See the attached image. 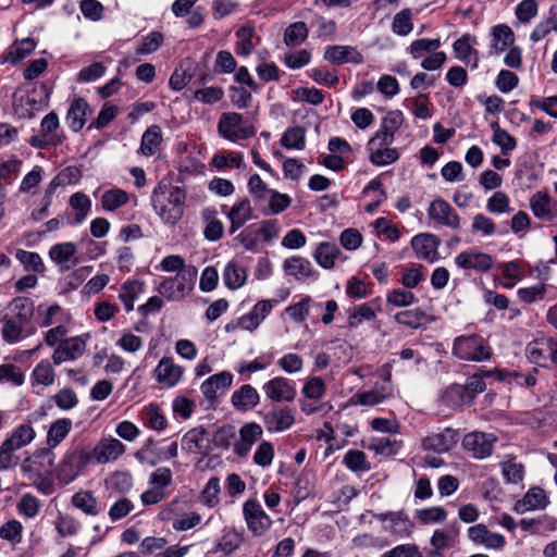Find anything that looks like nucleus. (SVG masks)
Instances as JSON below:
<instances>
[{"label":"nucleus","instance_id":"1","mask_svg":"<svg viewBox=\"0 0 557 557\" xmlns=\"http://www.w3.org/2000/svg\"><path fill=\"white\" fill-rule=\"evenodd\" d=\"M187 193L183 186L161 180L151 194V206L166 225H175L184 215Z\"/></svg>","mask_w":557,"mask_h":557},{"label":"nucleus","instance_id":"2","mask_svg":"<svg viewBox=\"0 0 557 557\" xmlns=\"http://www.w3.org/2000/svg\"><path fill=\"white\" fill-rule=\"evenodd\" d=\"M34 311V301L28 297L18 296L9 302L4 308L1 329V335L7 343L14 344L36 332L34 326L27 329Z\"/></svg>","mask_w":557,"mask_h":557},{"label":"nucleus","instance_id":"3","mask_svg":"<svg viewBox=\"0 0 557 557\" xmlns=\"http://www.w3.org/2000/svg\"><path fill=\"white\" fill-rule=\"evenodd\" d=\"M91 448L82 444L72 445L55 468V476L62 484H70L84 475L92 463Z\"/></svg>","mask_w":557,"mask_h":557},{"label":"nucleus","instance_id":"4","mask_svg":"<svg viewBox=\"0 0 557 557\" xmlns=\"http://www.w3.org/2000/svg\"><path fill=\"white\" fill-rule=\"evenodd\" d=\"M453 355L466 361H484L491 358V347L476 334L462 335L454 341Z\"/></svg>","mask_w":557,"mask_h":557},{"label":"nucleus","instance_id":"5","mask_svg":"<svg viewBox=\"0 0 557 557\" xmlns=\"http://www.w3.org/2000/svg\"><path fill=\"white\" fill-rule=\"evenodd\" d=\"M196 276V268L189 267L173 277L162 280L157 290L170 301H180L193 289Z\"/></svg>","mask_w":557,"mask_h":557},{"label":"nucleus","instance_id":"6","mask_svg":"<svg viewBox=\"0 0 557 557\" xmlns=\"http://www.w3.org/2000/svg\"><path fill=\"white\" fill-rule=\"evenodd\" d=\"M218 132L223 138L233 143L250 138L256 134L255 127L244 121L243 115L237 112L222 113L218 122Z\"/></svg>","mask_w":557,"mask_h":557},{"label":"nucleus","instance_id":"7","mask_svg":"<svg viewBox=\"0 0 557 557\" xmlns=\"http://www.w3.org/2000/svg\"><path fill=\"white\" fill-rule=\"evenodd\" d=\"M528 360L542 368H550L557 362V342L552 337L533 339L525 347Z\"/></svg>","mask_w":557,"mask_h":557},{"label":"nucleus","instance_id":"8","mask_svg":"<svg viewBox=\"0 0 557 557\" xmlns=\"http://www.w3.org/2000/svg\"><path fill=\"white\" fill-rule=\"evenodd\" d=\"M426 213L429 220L436 227H447L450 230H458L460 227L461 219L459 214L441 197L430 202Z\"/></svg>","mask_w":557,"mask_h":557},{"label":"nucleus","instance_id":"9","mask_svg":"<svg viewBox=\"0 0 557 557\" xmlns=\"http://www.w3.org/2000/svg\"><path fill=\"white\" fill-rule=\"evenodd\" d=\"M497 437L492 433L471 432L465 435L462 447L475 459H485L493 454Z\"/></svg>","mask_w":557,"mask_h":557},{"label":"nucleus","instance_id":"10","mask_svg":"<svg viewBox=\"0 0 557 557\" xmlns=\"http://www.w3.org/2000/svg\"><path fill=\"white\" fill-rule=\"evenodd\" d=\"M296 411L288 406H274L264 412L262 421L269 433H282L295 423Z\"/></svg>","mask_w":557,"mask_h":557},{"label":"nucleus","instance_id":"11","mask_svg":"<svg viewBox=\"0 0 557 557\" xmlns=\"http://www.w3.org/2000/svg\"><path fill=\"white\" fill-rule=\"evenodd\" d=\"M243 513L248 530L256 536L264 534L272 524V520L256 499H248L244 503Z\"/></svg>","mask_w":557,"mask_h":557},{"label":"nucleus","instance_id":"12","mask_svg":"<svg viewBox=\"0 0 557 557\" xmlns=\"http://www.w3.org/2000/svg\"><path fill=\"white\" fill-rule=\"evenodd\" d=\"M441 238L432 233H421L412 237L411 247L418 259L434 262L438 258L437 249L441 246Z\"/></svg>","mask_w":557,"mask_h":557},{"label":"nucleus","instance_id":"13","mask_svg":"<svg viewBox=\"0 0 557 557\" xmlns=\"http://www.w3.org/2000/svg\"><path fill=\"white\" fill-rule=\"evenodd\" d=\"M233 379L234 375L230 371H221L205 380L200 391L208 401L214 403L232 386Z\"/></svg>","mask_w":557,"mask_h":557},{"label":"nucleus","instance_id":"14","mask_svg":"<svg viewBox=\"0 0 557 557\" xmlns=\"http://www.w3.org/2000/svg\"><path fill=\"white\" fill-rule=\"evenodd\" d=\"M455 263L458 268L466 271L487 272L493 268L494 259L491 255L483 251L467 250L456 256Z\"/></svg>","mask_w":557,"mask_h":557},{"label":"nucleus","instance_id":"15","mask_svg":"<svg viewBox=\"0 0 557 557\" xmlns=\"http://www.w3.org/2000/svg\"><path fill=\"white\" fill-rule=\"evenodd\" d=\"M263 391L267 398L276 403L293 401L297 394L293 381L283 376H276L268 381L263 385Z\"/></svg>","mask_w":557,"mask_h":557},{"label":"nucleus","instance_id":"16","mask_svg":"<svg viewBox=\"0 0 557 557\" xmlns=\"http://www.w3.org/2000/svg\"><path fill=\"white\" fill-rule=\"evenodd\" d=\"M52 449L53 448L48 446L47 448L35 451L24 461L22 466L23 470L30 472L37 478L51 472L55 459V455Z\"/></svg>","mask_w":557,"mask_h":557},{"label":"nucleus","instance_id":"17","mask_svg":"<svg viewBox=\"0 0 557 557\" xmlns=\"http://www.w3.org/2000/svg\"><path fill=\"white\" fill-rule=\"evenodd\" d=\"M166 541L162 537H146L140 544L141 553L145 555H156L162 557H184L189 546H169L165 547Z\"/></svg>","mask_w":557,"mask_h":557},{"label":"nucleus","instance_id":"18","mask_svg":"<svg viewBox=\"0 0 557 557\" xmlns=\"http://www.w3.org/2000/svg\"><path fill=\"white\" fill-rule=\"evenodd\" d=\"M125 445L113 437L102 438L99 443L91 448L92 458L100 463L104 465L111 461H115L120 456L125 453Z\"/></svg>","mask_w":557,"mask_h":557},{"label":"nucleus","instance_id":"19","mask_svg":"<svg viewBox=\"0 0 557 557\" xmlns=\"http://www.w3.org/2000/svg\"><path fill=\"white\" fill-rule=\"evenodd\" d=\"M86 350V342L79 337H71L60 342L52 355V360L55 364H61L65 361L76 360Z\"/></svg>","mask_w":557,"mask_h":557},{"label":"nucleus","instance_id":"20","mask_svg":"<svg viewBox=\"0 0 557 557\" xmlns=\"http://www.w3.org/2000/svg\"><path fill=\"white\" fill-rule=\"evenodd\" d=\"M183 374V367L176 364L170 357L161 358L154 369L156 380L170 388L178 384Z\"/></svg>","mask_w":557,"mask_h":557},{"label":"nucleus","instance_id":"21","mask_svg":"<svg viewBox=\"0 0 557 557\" xmlns=\"http://www.w3.org/2000/svg\"><path fill=\"white\" fill-rule=\"evenodd\" d=\"M458 442L457 431L447 428L441 433L431 434L423 438L422 447L424 450H432L437 454L448 451Z\"/></svg>","mask_w":557,"mask_h":557},{"label":"nucleus","instance_id":"22","mask_svg":"<svg viewBox=\"0 0 557 557\" xmlns=\"http://www.w3.org/2000/svg\"><path fill=\"white\" fill-rule=\"evenodd\" d=\"M262 428L255 422L246 423L239 429V440L234 444V453L238 457H246L252 445L262 436Z\"/></svg>","mask_w":557,"mask_h":557},{"label":"nucleus","instance_id":"23","mask_svg":"<svg viewBox=\"0 0 557 557\" xmlns=\"http://www.w3.org/2000/svg\"><path fill=\"white\" fill-rule=\"evenodd\" d=\"M468 537L475 544H481L488 549L502 548L506 541L499 533L491 532L486 525L479 523L468 529Z\"/></svg>","mask_w":557,"mask_h":557},{"label":"nucleus","instance_id":"24","mask_svg":"<svg viewBox=\"0 0 557 557\" xmlns=\"http://www.w3.org/2000/svg\"><path fill=\"white\" fill-rule=\"evenodd\" d=\"M323 57L335 65L344 63L360 64L363 62L362 54L351 46H329Z\"/></svg>","mask_w":557,"mask_h":557},{"label":"nucleus","instance_id":"25","mask_svg":"<svg viewBox=\"0 0 557 557\" xmlns=\"http://www.w3.org/2000/svg\"><path fill=\"white\" fill-rule=\"evenodd\" d=\"M227 219L231 222L230 233L234 234L237 230L246 224V222L256 219L248 198L237 200L227 212Z\"/></svg>","mask_w":557,"mask_h":557},{"label":"nucleus","instance_id":"26","mask_svg":"<svg viewBox=\"0 0 557 557\" xmlns=\"http://www.w3.org/2000/svg\"><path fill=\"white\" fill-rule=\"evenodd\" d=\"M273 305L270 300H260L258 301L252 309L244 314L239 321L238 325L247 331L256 330L260 323L268 317L271 312Z\"/></svg>","mask_w":557,"mask_h":557},{"label":"nucleus","instance_id":"27","mask_svg":"<svg viewBox=\"0 0 557 557\" xmlns=\"http://www.w3.org/2000/svg\"><path fill=\"white\" fill-rule=\"evenodd\" d=\"M260 401L257 389L250 384H245L236 389L231 397V403L237 411H247L255 408Z\"/></svg>","mask_w":557,"mask_h":557},{"label":"nucleus","instance_id":"28","mask_svg":"<svg viewBox=\"0 0 557 557\" xmlns=\"http://www.w3.org/2000/svg\"><path fill=\"white\" fill-rule=\"evenodd\" d=\"M491 35L490 54L498 55L515 42V34L506 24H498L492 27Z\"/></svg>","mask_w":557,"mask_h":557},{"label":"nucleus","instance_id":"29","mask_svg":"<svg viewBox=\"0 0 557 557\" xmlns=\"http://www.w3.org/2000/svg\"><path fill=\"white\" fill-rule=\"evenodd\" d=\"M545 491L541 487L530 488L521 500L515 504V510L523 513L527 510L543 509L547 505Z\"/></svg>","mask_w":557,"mask_h":557},{"label":"nucleus","instance_id":"30","mask_svg":"<svg viewBox=\"0 0 557 557\" xmlns=\"http://www.w3.org/2000/svg\"><path fill=\"white\" fill-rule=\"evenodd\" d=\"M89 106L84 98H76L66 114V123L73 132H79L85 123Z\"/></svg>","mask_w":557,"mask_h":557},{"label":"nucleus","instance_id":"31","mask_svg":"<svg viewBox=\"0 0 557 557\" xmlns=\"http://www.w3.org/2000/svg\"><path fill=\"white\" fill-rule=\"evenodd\" d=\"M392 385H382L379 387L376 384L375 388L372 391H367L354 395L352 401L354 404H359L362 406H375L388 398L392 395Z\"/></svg>","mask_w":557,"mask_h":557},{"label":"nucleus","instance_id":"32","mask_svg":"<svg viewBox=\"0 0 557 557\" xmlns=\"http://www.w3.org/2000/svg\"><path fill=\"white\" fill-rule=\"evenodd\" d=\"M36 48V41L30 38H24L22 40H16L9 48L4 60L12 64H17L23 59L28 57Z\"/></svg>","mask_w":557,"mask_h":557},{"label":"nucleus","instance_id":"33","mask_svg":"<svg viewBox=\"0 0 557 557\" xmlns=\"http://www.w3.org/2000/svg\"><path fill=\"white\" fill-rule=\"evenodd\" d=\"M72 505L87 516H97L101 511L97 498L90 491H79L72 496Z\"/></svg>","mask_w":557,"mask_h":557},{"label":"nucleus","instance_id":"34","mask_svg":"<svg viewBox=\"0 0 557 557\" xmlns=\"http://www.w3.org/2000/svg\"><path fill=\"white\" fill-rule=\"evenodd\" d=\"M72 420L60 418L51 423L47 433V444L50 448L57 447L70 433Z\"/></svg>","mask_w":557,"mask_h":557},{"label":"nucleus","instance_id":"35","mask_svg":"<svg viewBox=\"0 0 557 557\" xmlns=\"http://www.w3.org/2000/svg\"><path fill=\"white\" fill-rule=\"evenodd\" d=\"M247 280L246 270L235 261H230L223 270V282L228 289L235 290L242 287Z\"/></svg>","mask_w":557,"mask_h":557},{"label":"nucleus","instance_id":"36","mask_svg":"<svg viewBox=\"0 0 557 557\" xmlns=\"http://www.w3.org/2000/svg\"><path fill=\"white\" fill-rule=\"evenodd\" d=\"M550 197L546 191H536L530 199V208L537 219L552 221Z\"/></svg>","mask_w":557,"mask_h":557},{"label":"nucleus","instance_id":"37","mask_svg":"<svg viewBox=\"0 0 557 557\" xmlns=\"http://www.w3.org/2000/svg\"><path fill=\"white\" fill-rule=\"evenodd\" d=\"M35 435V430L30 423L21 424L12 432L11 436L5 440V443L7 446H10L15 451L33 442Z\"/></svg>","mask_w":557,"mask_h":557},{"label":"nucleus","instance_id":"38","mask_svg":"<svg viewBox=\"0 0 557 557\" xmlns=\"http://www.w3.org/2000/svg\"><path fill=\"white\" fill-rule=\"evenodd\" d=\"M283 268L286 274L293 275L297 280L308 277L312 273L310 261L299 256L286 259Z\"/></svg>","mask_w":557,"mask_h":557},{"label":"nucleus","instance_id":"39","mask_svg":"<svg viewBox=\"0 0 557 557\" xmlns=\"http://www.w3.org/2000/svg\"><path fill=\"white\" fill-rule=\"evenodd\" d=\"M129 200L128 194L121 188L106 190L101 196V206L104 211H115Z\"/></svg>","mask_w":557,"mask_h":557},{"label":"nucleus","instance_id":"40","mask_svg":"<svg viewBox=\"0 0 557 557\" xmlns=\"http://www.w3.org/2000/svg\"><path fill=\"white\" fill-rule=\"evenodd\" d=\"M162 140L161 128L158 125H151L141 136L140 151L145 156L154 154Z\"/></svg>","mask_w":557,"mask_h":557},{"label":"nucleus","instance_id":"41","mask_svg":"<svg viewBox=\"0 0 557 557\" xmlns=\"http://www.w3.org/2000/svg\"><path fill=\"white\" fill-rule=\"evenodd\" d=\"M338 255H341V249L335 244L321 243L315 250L314 258L319 265L331 269Z\"/></svg>","mask_w":557,"mask_h":557},{"label":"nucleus","instance_id":"42","mask_svg":"<svg viewBox=\"0 0 557 557\" xmlns=\"http://www.w3.org/2000/svg\"><path fill=\"white\" fill-rule=\"evenodd\" d=\"M343 463L352 472H366L371 469L367 455L358 449H349L344 456Z\"/></svg>","mask_w":557,"mask_h":557},{"label":"nucleus","instance_id":"43","mask_svg":"<svg viewBox=\"0 0 557 557\" xmlns=\"http://www.w3.org/2000/svg\"><path fill=\"white\" fill-rule=\"evenodd\" d=\"M143 290L144 284L138 281H127L122 285L119 298L124 304L126 312L134 309V301Z\"/></svg>","mask_w":557,"mask_h":557},{"label":"nucleus","instance_id":"44","mask_svg":"<svg viewBox=\"0 0 557 557\" xmlns=\"http://www.w3.org/2000/svg\"><path fill=\"white\" fill-rule=\"evenodd\" d=\"M70 206L76 211L74 223L81 224L91 209V201L87 195L82 191H77L70 197Z\"/></svg>","mask_w":557,"mask_h":557},{"label":"nucleus","instance_id":"45","mask_svg":"<svg viewBox=\"0 0 557 557\" xmlns=\"http://www.w3.org/2000/svg\"><path fill=\"white\" fill-rule=\"evenodd\" d=\"M369 160L376 166H384L396 162L399 159V152L396 148H374L369 149Z\"/></svg>","mask_w":557,"mask_h":557},{"label":"nucleus","instance_id":"46","mask_svg":"<svg viewBox=\"0 0 557 557\" xmlns=\"http://www.w3.org/2000/svg\"><path fill=\"white\" fill-rule=\"evenodd\" d=\"M493 137L492 141L497 145L503 154H508L516 149L517 140L506 129L500 128L497 122L492 124Z\"/></svg>","mask_w":557,"mask_h":557},{"label":"nucleus","instance_id":"47","mask_svg":"<svg viewBox=\"0 0 557 557\" xmlns=\"http://www.w3.org/2000/svg\"><path fill=\"white\" fill-rule=\"evenodd\" d=\"M281 145L286 149L302 150L306 145L305 129L300 126L287 128L282 135Z\"/></svg>","mask_w":557,"mask_h":557},{"label":"nucleus","instance_id":"48","mask_svg":"<svg viewBox=\"0 0 557 557\" xmlns=\"http://www.w3.org/2000/svg\"><path fill=\"white\" fill-rule=\"evenodd\" d=\"M500 468L506 483L518 484L522 482L524 476V466L517 462L515 458H510L502 462Z\"/></svg>","mask_w":557,"mask_h":557},{"label":"nucleus","instance_id":"49","mask_svg":"<svg viewBox=\"0 0 557 557\" xmlns=\"http://www.w3.org/2000/svg\"><path fill=\"white\" fill-rule=\"evenodd\" d=\"M15 258L21 262L26 271L41 273L45 270L41 257L37 252L17 249Z\"/></svg>","mask_w":557,"mask_h":557},{"label":"nucleus","instance_id":"50","mask_svg":"<svg viewBox=\"0 0 557 557\" xmlns=\"http://www.w3.org/2000/svg\"><path fill=\"white\" fill-rule=\"evenodd\" d=\"M76 253V246L71 242L61 243L52 246L49 251L50 259L63 265L69 262Z\"/></svg>","mask_w":557,"mask_h":557},{"label":"nucleus","instance_id":"51","mask_svg":"<svg viewBox=\"0 0 557 557\" xmlns=\"http://www.w3.org/2000/svg\"><path fill=\"white\" fill-rule=\"evenodd\" d=\"M425 318H426L425 312L420 308L400 311L394 315V320L397 323L406 325L410 329L420 327L423 323V320H425Z\"/></svg>","mask_w":557,"mask_h":557},{"label":"nucleus","instance_id":"52","mask_svg":"<svg viewBox=\"0 0 557 557\" xmlns=\"http://www.w3.org/2000/svg\"><path fill=\"white\" fill-rule=\"evenodd\" d=\"M213 214H215V210L207 209L203 211V218L208 221L203 230V235L205 238L210 242L219 240L224 232L223 223L218 219H213Z\"/></svg>","mask_w":557,"mask_h":557},{"label":"nucleus","instance_id":"53","mask_svg":"<svg viewBox=\"0 0 557 557\" xmlns=\"http://www.w3.org/2000/svg\"><path fill=\"white\" fill-rule=\"evenodd\" d=\"M441 47V40L421 38L413 40L409 46V53L413 59H420L424 53L434 52Z\"/></svg>","mask_w":557,"mask_h":557},{"label":"nucleus","instance_id":"54","mask_svg":"<svg viewBox=\"0 0 557 557\" xmlns=\"http://www.w3.org/2000/svg\"><path fill=\"white\" fill-rule=\"evenodd\" d=\"M486 210L492 214H504L511 211L510 199L504 191H495L486 202Z\"/></svg>","mask_w":557,"mask_h":557},{"label":"nucleus","instance_id":"55","mask_svg":"<svg viewBox=\"0 0 557 557\" xmlns=\"http://www.w3.org/2000/svg\"><path fill=\"white\" fill-rule=\"evenodd\" d=\"M411 18L412 12L410 9H404L398 12L393 18V32L399 36H407L413 28Z\"/></svg>","mask_w":557,"mask_h":557},{"label":"nucleus","instance_id":"56","mask_svg":"<svg viewBox=\"0 0 557 557\" xmlns=\"http://www.w3.org/2000/svg\"><path fill=\"white\" fill-rule=\"evenodd\" d=\"M391 525L385 529L397 535L410 534L413 524L404 511H395L389 520Z\"/></svg>","mask_w":557,"mask_h":557},{"label":"nucleus","instance_id":"57","mask_svg":"<svg viewBox=\"0 0 557 557\" xmlns=\"http://www.w3.org/2000/svg\"><path fill=\"white\" fill-rule=\"evenodd\" d=\"M236 36L239 39L235 49L236 53L239 55H249L255 49V44L252 42L253 29L249 26L239 27L236 30Z\"/></svg>","mask_w":557,"mask_h":557},{"label":"nucleus","instance_id":"58","mask_svg":"<svg viewBox=\"0 0 557 557\" xmlns=\"http://www.w3.org/2000/svg\"><path fill=\"white\" fill-rule=\"evenodd\" d=\"M308 36V29L304 22L290 24L284 33V42L287 46H295L302 42Z\"/></svg>","mask_w":557,"mask_h":557},{"label":"nucleus","instance_id":"59","mask_svg":"<svg viewBox=\"0 0 557 557\" xmlns=\"http://www.w3.org/2000/svg\"><path fill=\"white\" fill-rule=\"evenodd\" d=\"M471 230L474 234L487 237L496 232V224L490 216L478 213L472 218Z\"/></svg>","mask_w":557,"mask_h":557},{"label":"nucleus","instance_id":"60","mask_svg":"<svg viewBox=\"0 0 557 557\" xmlns=\"http://www.w3.org/2000/svg\"><path fill=\"white\" fill-rule=\"evenodd\" d=\"M220 491L221 488L219 478H210L200 494L201 503L208 507H214L219 503Z\"/></svg>","mask_w":557,"mask_h":557},{"label":"nucleus","instance_id":"61","mask_svg":"<svg viewBox=\"0 0 557 557\" xmlns=\"http://www.w3.org/2000/svg\"><path fill=\"white\" fill-rule=\"evenodd\" d=\"M475 42H476L475 37L469 35V34L462 35L460 38H458L453 45L456 58L458 60L465 61L472 53H476V51L473 50V48H472V45Z\"/></svg>","mask_w":557,"mask_h":557},{"label":"nucleus","instance_id":"62","mask_svg":"<svg viewBox=\"0 0 557 557\" xmlns=\"http://www.w3.org/2000/svg\"><path fill=\"white\" fill-rule=\"evenodd\" d=\"M146 424L156 431H162L168 425V420L161 413V410L158 405L150 404L146 408Z\"/></svg>","mask_w":557,"mask_h":557},{"label":"nucleus","instance_id":"63","mask_svg":"<svg viewBox=\"0 0 557 557\" xmlns=\"http://www.w3.org/2000/svg\"><path fill=\"white\" fill-rule=\"evenodd\" d=\"M54 524L61 536H72L76 534L79 529V522L70 515L60 513Z\"/></svg>","mask_w":557,"mask_h":557},{"label":"nucleus","instance_id":"64","mask_svg":"<svg viewBox=\"0 0 557 557\" xmlns=\"http://www.w3.org/2000/svg\"><path fill=\"white\" fill-rule=\"evenodd\" d=\"M33 377L36 383L41 385H51L54 381V371L48 360L40 361L33 371Z\"/></svg>","mask_w":557,"mask_h":557}]
</instances>
